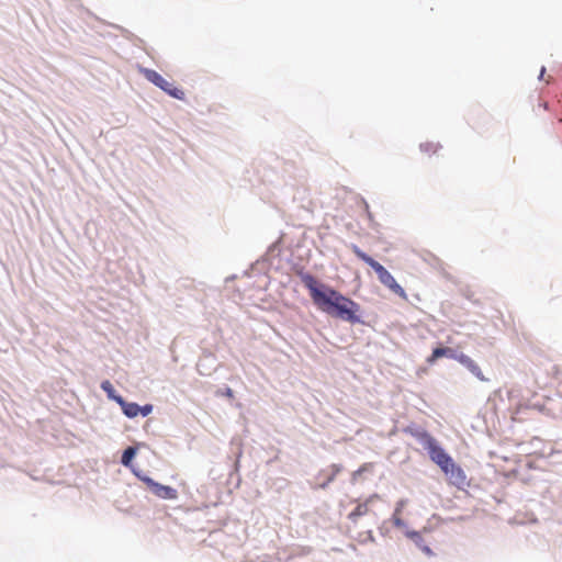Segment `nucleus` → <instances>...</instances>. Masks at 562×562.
Instances as JSON below:
<instances>
[{
    "instance_id": "nucleus-12",
    "label": "nucleus",
    "mask_w": 562,
    "mask_h": 562,
    "mask_svg": "<svg viewBox=\"0 0 562 562\" xmlns=\"http://www.w3.org/2000/svg\"><path fill=\"white\" fill-rule=\"evenodd\" d=\"M459 353H456L453 349L449 347H439L435 348V356L441 357H449L456 360V357H458Z\"/></svg>"
},
{
    "instance_id": "nucleus-23",
    "label": "nucleus",
    "mask_w": 562,
    "mask_h": 562,
    "mask_svg": "<svg viewBox=\"0 0 562 562\" xmlns=\"http://www.w3.org/2000/svg\"><path fill=\"white\" fill-rule=\"evenodd\" d=\"M558 391H559L560 395L562 396V382L559 384Z\"/></svg>"
},
{
    "instance_id": "nucleus-6",
    "label": "nucleus",
    "mask_w": 562,
    "mask_h": 562,
    "mask_svg": "<svg viewBox=\"0 0 562 562\" xmlns=\"http://www.w3.org/2000/svg\"><path fill=\"white\" fill-rule=\"evenodd\" d=\"M442 472L448 476L449 483L458 488H463L468 484L465 472L453 461L447 467V471Z\"/></svg>"
},
{
    "instance_id": "nucleus-13",
    "label": "nucleus",
    "mask_w": 562,
    "mask_h": 562,
    "mask_svg": "<svg viewBox=\"0 0 562 562\" xmlns=\"http://www.w3.org/2000/svg\"><path fill=\"white\" fill-rule=\"evenodd\" d=\"M101 389L108 394L109 398L115 401L117 397H122L121 395H116L112 383L109 380H105L101 383Z\"/></svg>"
},
{
    "instance_id": "nucleus-4",
    "label": "nucleus",
    "mask_w": 562,
    "mask_h": 562,
    "mask_svg": "<svg viewBox=\"0 0 562 562\" xmlns=\"http://www.w3.org/2000/svg\"><path fill=\"white\" fill-rule=\"evenodd\" d=\"M143 482L146 484L149 491L159 498L176 499L178 497L177 490L171 486L157 483L153 479L147 476L143 477Z\"/></svg>"
},
{
    "instance_id": "nucleus-9",
    "label": "nucleus",
    "mask_w": 562,
    "mask_h": 562,
    "mask_svg": "<svg viewBox=\"0 0 562 562\" xmlns=\"http://www.w3.org/2000/svg\"><path fill=\"white\" fill-rule=\"evenodd\" d=\"M341 465L331 464L325 472L327 473L326 481L321 484L322 488H325L330 482L335 480V477L340 473Z\"/></svg>"
},
{
    "instance_id": "nucleus-16",
    "label": "nucleus",
    "mask_w": 562,
    "mask_h": 562,
    "mask_svg": "<svg viewBox=\"0 0 562 562\" xmlns=\"http://www.w3.org/2000/svg\"><path fill=\"white\" fill-rule=\"evenodd\" d=\"M400 514H401V509L396 508L395 512H394V515H393V524L396 527H403L404 526V521L402 520Z\"/></svg>"
},
{
    "instance_id": "nucleus-17",
    "label": "nucleus",
    "mask_w": 562,
    "mask_h": 562,
    "mask_svg": "<svg viewBox=\"0 0 562 562\" xmlns=\"http://www.w3.org/2000/svg\"><path fill=\"white\" fill-rule=\"evenodd\" d=\"M407 537L409 539H412L416 543V546H420V541H422L423 538H422L419 532H417V531H409V532H407Z\"/></svg>"
},
{
    "instance_id": "nucleus-14",
    "label": "nucleus",
    "mask_w": 562,
    "mask_h": 562,
    "mask_svg": "<svg viewBox=\"0 0 562 562\" xmlns=\"http://www.w3.org/2000/svg\"><path fill=\"white\" fill-rule=\"evenodd\" d=\"M420 149L424 153L431 155V154H436L440 149V145L432 143V142H426V143L420 144Z\"/></svg>"
},
{
    "instance_id": "nucleus-2",
    "label": "nucleus",
    "mask_w": 562,
    "mask_h": 562,
    "mask_svg": "<svg viewBox=\"0 0 562 562\" xmlns=\"http://www.w3.org/2000/svg\"><path fill=\"white\" fill-rule=\"evenodd\" d=\"M353 254L369 265L378 274L379 281L402 299H407L404 289L396 282L394 277L376 260L363 252L357 245L351 246Z\"/></svg>"
},
{
    "instance_id": "nucleus-10",
    "label": "nucleus",
    "mask_w": 562,
    "mask_h": 562,
    "mask_svg": "<svg viewBox=\"0 0 562 562\" xmlns=\"http://www.w3.org/2000/svg\"><path fill=\"white\" fill-rule=\"evenodd\" d=\"M142 74L149 82L154 83L156 87L159 85L160 80L162 79V76L153 69L144 68V69H142Z\"/></svg>"
},
{
    "instance_id": "nucleus-5",
    "label": "nucleus",
    "mask_w": 562,
    "mask_h": 562,
    "mask_svg": "<svg viewBox=\"0 0 562 562\" xmlns=\"http://www.w3.org/2000/svg\"><path fill=\"white\" fill-rule=\"evenodd\" d=\"M115 402L121 406L124 415L127 416L128 418H134L138 414H140L142 416H147L153 411V405L150 404L139 406L136 403L126 402L123 397L115 398Z\"/></svg>"
},
{
    "instance_id": "nucleus-1",
    "label": "nucleus",
    "mask_w": 562,
    "mask_h": 562,
    "mask_svg": "<svg viewBox=\"0 0 562 562\" xmlns=\"http://www.w3.org/2000/svg\"><path fill=\"white\" fill-rule=\"evenodd\" d=\"M302 282L310 291L314 304L323 312L356 324L360 322L358 313L360 305L351 299L342 295L335 289L318 284L312 274L302 276Z\"/></svg>"
},
{
    "instance_id": "nucleus-15",
    "label": "nucleus",
    "mask_w": 562,
    "mask_h": 562,
    "mask_svg": "<svg viewBox=\"0 0 562 562\" xmlns=\"http://www.w3.org/2000/svg\"><path fill=\"white\" fill-rule=\"evenodd\" d=\"M136 451L134 448L132 447H128L126 450H124L123 454H122V463L124 465H128L131 460L134 458Z\"/></svg>"
},
{
    "instance_id": "nucleus-8",
    "label": "nucleus",
    "mask_w": 562,
    "mask_h": 562,
    "mask_svg": "<svg viewBox=\"0 0 562 562\" xmlns=\"http://www.w3.org/2000/svg\"><path fill=\"white\" fill-rule=\"evenodd\" d=\"M157 87L175 99L184 100L186 98V93L182 89L176 87L172 82L166 80L164 77Z\"/></svg>"
},
{
    "instance_id": "nucleus-21",
    "label": "nucleus",
    "mask_w": 562,
    "mask_h": 562,
    "mask_svg": "<svg viewBox=\"0 0 562 562\" xmlns=\"http://www.w3.org/2000/svg\"><path fill=\"white\" fill-rule=\"evenodd\" d=\"M364 470H366V465L361 467L358 471H356V472L353 473V476H356L357 474L361 473V472H362V471H364Z\"/></svg>"
},
{
    "instance_id": "nucleus-18",
    "label": "nucleus",
    "mask_w": 562,
    "mask_h": 562,
    "mask_svg": "<svg viewBox=\"0 0 562 562\" xmlns=\"http://www.w3.org/2000/svg\"><path fill=\"white\" fill-rule=\"evenodd\" d=\"M418 547H419V548L423 550V552H424V553H426L427 555H432V551H431V549H430L428 546H426V544L424 543V539H422V541H420V546H418Z\"/></svg>"
},
{
    "instance_id": "nucleus-11",
    "label": "nucleus",
    "mask_w": 562,
    "mask_h": 562,
    "mask_svg": "<svg viewBox=\"0 0 562 562\" xmlns=\"http://www.w3.org/2000/svg\"><path fill=\"white\" fill-rule=\"evenodd\" d=\"M368 506L366 504H359L349 515L348 518L356 521L358 517L363 516L368 513Z\"/></svg>"
},
{
    "instance_id": "nucleus-22",
    "label": "nucleus",
    "mask_w": 562,
    "mask_h": 562,
    "mask_svg": "<svg viewBox=\"0 0 562 562\" xmlns=\"http://www.w3.org/2000/svg\"><path fill=\"white\" fill-rule=\"evenodd\" d=\"M544 72H546V68H544V67H542V68H541V71H540V76H539V78H540V79H542V77H543Z\"/></svg>"
},
{
    "instance_id": "nucleus-19",
    "label": "nucleus",
    "mask_w": 562,
    "mask_h": 562,
    "mask_svg": "<svg viewBox=\"0 0 562 562\" xmlns=\"http://www.w3.org/2000/svg\"><path fill=\"white\" fill-rule=\"evenodd\" d=\"M438 359H439V357L435 356V349H434L431 355L427 358V362L431 364V363L436 362Z\"/></svg>"
},
{
    "instance_id": "nucleus-7",
    "label": "nucleus",
    "mask_w": 562,
    "mask_h": 562,
    "mask_svg": "<svg viewBox=\"0 0 562 562\" xmlns=\"http://www.w3.org/2000/svg\"><path fill=\"white\" fill-rule=\"evenodd\" d=\"M456 360L462 366H464L480 381H488V379L483 374L479 364L469 356L464 353H459L458 357H456Z\"/></svg>"
},
{
    "instance_id": "nucleus-20",
    "label": "nucleus",
    "mask_w": 562,
    "mask_h": 562,
    "mask_svg": "<svg viewBox=\"0 0 562 562\" xmlns=\"http://www.w3.org/2000/svg\"><path fill=\"white\" fill-rule=\"evenodd\" d=\"M224 394H225V396H227V397H229V398H232V397L234 396L233 390H232V389H229V387H227V389L225 390V393H224Z\"/></svg>"
},
{
    "instance_id": "nucleus-3",
    "label": "nucleus",
    "mask_w": 562,
    "mask_h": 562,
    "mask_svg": "<svg viewBox=\"0 0 562 562\" xmlns=\"http://www.w3.org/2000/svg\"><path fill=\"white\" fill-rule=\"evenodd\" d=\"M419 443L428 451L430 459L442 470L453 461L452 458L438 445L437 440L427 431L415 434Z\"/></svg>"
}]
</instances>
